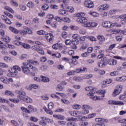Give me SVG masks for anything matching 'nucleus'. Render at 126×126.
Instances as JSON below:
<instances>
[{
    "mask_svg": "<svg viewBox=\"0 0 126 126\" xmlns=\"http://www.w3.org/2000/svg\"><path fill=\"white\" fill-rule=\"evenodd\" d=\"M37 34L38 35H45V34H46V32L44 31H39L37 32Z\"/></svg>",
    "mask_w": 126,
    "mask_h": 126,
    "instance_id": "864d4df0",
    "label": "nucleus"
},
{
    "mask_svg": "<svg viewBox=\"0 0 126 126\" xmlns=\"http://www.w3.org/2000/svg\"><path fill=\"white\" fill-rule=\"evenodd\" d=\"M0 67H8V65L4 63H1L0 64Z\"/></svg>",
    "mask_w": 126,
    "mask_h": 126,
    "instance_id": "e2e57ef3",
    "label": "nucleus"
},
{
    "mask_svg": "<svg viewBox=\"0 0 126 126\" xmlns=\"http://www.w3.org/2000/svg\"><path fill=\"white\" fill-rule=\"evenodd\" d=\"M119 94H120V92L118 91V90H117V89H116L113 92V96L116 97V96H117V95H119Z\"/></svg>",
    "mask_w": 126,
    "mask_h": 126,
    "instance_id": "58836bf2",
    "label": "nucleus"
},
{
    "mask_svg": "<svg viewBox=\"0 0 126 126\" xmlns=\"http://www.w3.org/2000/svg\"><path fill=\"white\" fill-rule=\"evenodd\" d=\"M53 117L58 120H64V116L61 115H53Z\"/></svg>",
    "mask_w": 126,
    "mask_h": 126,
    "instance_id": "412c9836",
    "label": "nucleus"
},
{
    "mask_svg": "<svg viewBox=\"0 0 126 126\" xmlns=\"http://www.w3.org/2000/svg\"><path fill=\"white\" fill-rule=\"evenodd\" d=\"M48 108L50 110H52L54 108V103L53 102H50L48 105Z\"/></svg>",
    "mask_w": 126,
    "mask_h": 126,
    "instance_id": "49530a36",
    "label": "nucleus"
},
{
    "mask_svg": "<svg viewBox=\"0 0 126 126\" xmlns=\"http://www.w3.org/2000/svg\"><path fill=\"white\" fill-rule=\"evenodd\" d=\"M72 108L75 110H79V109L81 108V106H80L79 104H75L73 105Z\"/></svg>",
    "mask_w": 126,
    "mask_h": 126,
    "instance_id": "ea45409f",
    "label": "nucleus"
},
{
    "mask_svg": "<svg viewBox=\"0 0 126 126\" xmlns=\"http://www.w3.org/2000/svg\"><path fill=\"white\" fill-rule=\"evenodd\" d=\"M21 46H22L23 48H24L25 49H30L31 46L29 44H26L25 43H22Z\"/></svg>",
    "mask_w": 126,
    "mask_h": 126,
    "instance_id": "bb28decb",
    "label": "nucleus"
},
{
    "mask_svg": "<svg viewBox=\"0 0 126 126\" xmlns=\"http://www.w3.org/2000/svg\"><path fill=\"white\" fill-rule=\"evenodd\" d=\"M4 9L6 10H7L8 11H9V12H11V13H14V11H13L10 7L8 6H6L4 7Z\"/></svg>",
    "mask_w": 126,
    "mask_h": 126,
    "instance_id": "7c9ffc66",
    "label": "nucleus"
},
{
    "mask_svg": "<svg viewBox=\"0 0 126 126\" xmlns=\"http://www.w3.org/2000/svg\"><path fill=\"white\" fill-rule=\"evenodd\" d=\"M120 32H121L120 29H117V30L114 29L112 31L111 33L112 34H119Z\"/></svg>",
    "mask_w": 126,
    "mask_h": 126,
    "instance_id": "f704fd0d",
    "label": "nucleus"
},
{
    "mask_svg": "<svg viewBox=\"0 0 126 126\" xmlns=\"http://www.w3.org/2000/svg\"><path fill=\"white\" fill-rule=\"evenodd\" d=\"M29 31H31V30L28 28L24 27L23 30L21 31L20 33L21 34H23V35H26V34H30Z\"/></svg>",
    "mask_w": 126,
    "mask_h": 126,
    "instance_id": "ddd939ff",
    "label": "nucleus"
},
{
    "mask_svg": "<svg viewBox=\"0 0 126 126\" xmlns=\"http://www.w3.org/2000/svg\"><path fill=\"white\" fill-rule=\"evenodd\" d=\"M97 39L100 41V42L105 41V37L102 35H99L97 36Z\"/></svg>",
    "mask_w": 126,
    "mask_h": 126,
    "instance_id": "c85d7f7f",
    "label": "nucleus"
},
{
    "mask_svg": "<svg viewBox=\"0 0 126 126\" xmlns=\"http://www.w3.org/2000/svg\"><path fill=\"white\" fill-rule=\"evenodd\" d=\"M97 26V24L94 22H89L85 26V27H96Z\"/></svg>",
    "mask_w": 126,
    "mask_h": 126,
    "instance_id": "dca6fc26",
    "label": "nucleus"
},
{
    "mask_svg": "<svg viewBox=\"0 0 126 126\" xmlns=\"http://www.w3.org/2000/svg\"><path fill=\"white\" fill-rule=\"evenodd\" d=\"M93 126H105V124L104 123L96 124H94Z\"/></svg>",
    "mask_w": 126,
    "mask_h": 126,
    "instance_id": "774afa93",
    "label": "nucleus"
},
{
    "mask_svg": "<svg viewBox=\"0 0 126 126\" xmlns=\"http://www.w3.org/2000/svg\"><path fill=\"white\" fill-rule=\"evenodd\" d=\"M21 110L24 112V113H26V114H30V110H28V109L22 107L21 108Z\"/></svg>",
    "mask_w": 126,
    "mask_h": 126,
    "instance_id": "cd10ccee",
    "label": "nucleus"
},
{
    "mask_svg": "<svg viewBox=\"0 0 126 126\" xmlns=\"http://www.w3.org/2000/svg\"><path fill=\"white\" fill-rule=\"evenodd\" d=\"M117 80L118 81H126V76H122L121 77H117Z\"/></svg>",
    "mask_w": 126,
    "mask_h": 126,
    "instance_id": "2f4dec72",
    "label": "nucleus"
},
{
    "mask_svg": "<svg viewBox=\"0 0 126 126\" xmlns=\"http://www.w3.org/2000/svg\"><path fill=\"white\" fill-rule=\"evenodd\" d=\"M70 115L72 116L73 117H80L81 116V112L78 111H70L69 112Z\"/></svg>",
    "mask_w": 126,
    "mask_h": 126,
    "instance_id": "9d476101",
    "label": "nucleus"
},
{
    "mask_svg": "<svg viewBox=\"0 0 126 126\" xmlns=\"http://www.w3.org/2000/svg\"><path fill=\"white\" fill-rule=\"evenodd\" d=\"M110 7V6L108 4H104L103 5H101V6H99V10L100 9H103V10H106L107 9H109Z\"/></svg>",
    "mask_w": 126,
    "mask_h": 126,
    "instance_id": "2eb2a0df",
    "label": "nucleus"
},
{
    "mask_svg": "<svg viewBox=\"0 0 126 126\" xmlns=\"http://www.w3.org/2000/svg\"><path fill=\"white\" fill-rule=\"evenodd\" d=\"M30 86L31 88H30L29 89V90H32V88H33V89H37L39 86L38 85L33 84V85H30Z\"/></svg>",
    "mask_w": 126,
    "mask_h": 126,
    "instance_id": "72a5a7b5",
    "label": "nucleus"
},
{
    "mask_svg": "<svg viewBox=\"0 0 126 126\" xmlns=\"http://www.w3.org/2000/svg\"><path fill=\"white\" fill-rule=\"evenodd\" d=\"M45 111L47 114H49V115H53V111H52V109L45 108Z\"/></svg>",
    "mask_w": 126,
    "mask_h": 126,
    "instance_id": "4d7b16f0",
    "label": "nucleus"
},
{
    "mask_svg": "<svg viewBox=\"0 0 126 126\" xmlns=\"http://www.w3.org/2000/svg\"><path fill=\"white\" fill-rule=\"evenodd\" d=\"M64 4H63V9H69V6L66 3V1H63Z\"/></svg>",
    "mask_w": 126,
    "mask_h": 126,
    "instance_id": "393cba45",
    "label": "nucleus"
},
{
    "mask_svg": "<svg viewBox=\"0 0 126 126\" xmlns=\"http://www.w3.org/2000/svg\"><path fill=\"white\" fill-rule=\"evenodd\" d=\"M86 91H90L89 93L88 94V96H94V94L96 93V88L93 87H87L85 88Z\"/></svg>",
    "mask_w": 126,
    "mask_h": 126,
    "instance_id": "7ed1b4c3",
    "label": "nucleus"
},
{
    "mask_svg": "<svg viewBox=\"0 0 126 126\" xmlns=\"http://www.w3.org/2000/svg\"><path fill=\"white\" fill-rule=\"evenodd\" d=\"M95 120L97 123H100L101 124H104V123H108V120L102 118H96Z\"/></svg>",
    "mask_w": 126,
    "mask_h": 126,
    "instance_id": "4468645a",
    "label": "nucleus"
},
{
    "mask_svg": "<svg viewBox=\"0 0 126 126\" xmlns=\"http://www.w3.org/2000/svg\"><path fill=\"white\" fill-rule=\"evenodd\" d=\"M30 120L32 122H34V123H37V122H38V119L34 117H31Z\"/></svg>",
    "mask_w": 126,
    "mask_h": 126,
    "instance_id": "bf43d9fd",
    "label": "nucleus"
},
{
    "mask_svg": "<svg viewBox=\"0 0 126 126\" xmlns=\"http://www.w3.org/2000/svg\"><path fill=\"white\" fill-rule=\"evenodd\" d=\"M79 37V35L77 34H74L72 35V38H73L74 40H77V39H78Z\"/></svg>",
    "mask_w": 126,
    "mask_h": 126,
    "instance_id": "052dcab7",
    "label": "nucleus"
},
{
    "mask_svg": "<svg viewBox=\"0 0 126 126\" xmlns=\"http://www.w3.org/2000/svg\"><path fill=\"white\" fill-rule=\"evenodd\" d=\"M0 81L3 82V83H5V84H8V79L4 77H1L0 78Z\"/></svg>",
    "mask_w": 126,
    "mask_h": 126,
    "instance_id": "5701e85b",
    "label": "nucleus"
},
{
    "mask_svg": "<svg viewBox=\"0 0 126 126\" xmlns=\"http://www.w3.org/2000/svg\"><path fill=\"white\" fill-rule=\"evenodd\" d=\"M5 95H7V96H9L10 97H13L14 96V94H13L12 92L8 90H6L5 92Z\"/></svg>",
    "mask_w": 126,
    "mask_h": 126,
    "instance_id": "6ab92c4d",
    "label": "nucleus"
},
{
    "mask_svg": "<svg viewBox=\"0 0 126 126\" xmlns=\"http://www.w3.org/2000/svg\"><path fill=\"white\" fill-rule=\"evenodd\" d=\"M28 63H32V64H33L34 65H39V62L37 61H34V60H28Z\"/></svg>",
    "mask_w": 126,
    "mask_h": 126,
    "instance_id": "aec40b11",
    "label": "nucleus"
},
{
    "mask_svg": "<svg viewBox=\"0 0 126 126\" xmlns=\"http://www.w3.org/2000/svg\"><path fill=\"white\" fill-rule=\"evenodd\" d=\"M3 41L6 42V43H9V42H10V38L8 36H6L3 39Z\"/></svg>",
    "mask_w": 126,
    "mask_h": 126,
    "instance_id": "8fccbe9b",
    "label": "nucleus"
},
{
    "mask_svg": "<svg viewBox=\"0 0 126 126\" xmlns=\"http://www.w3.org/2000/svg\"><path fill=\"white\" fill-rule=\"evenodd\" d=\"M9 100L11 102H13V103H17V104L19 103V102H20V98L18 97V95L17 96V98L15 99L10 98Z\"/></svg>",
    "mask_w": 126,
    "mask_h": 126,
    "instance_id": "f3484780",
    "label": "nucleus"
},
{
    "mask_svg": "<svg viewBox=\"0 0 126 126\" xmlns=\"http://www.w3.org/2000/svg\"><path fill=\"white\" fill-rule=\"evenodd\" d=\"M58 12H59V14H60L61 15L65 16L67 14L66 11L63 9L59 10Z\"/></svg>",
    "mask_w": 126,
    "mask_h": 126,
    "instance_id": "4be33fe9",
    "label": "nucleus"
},
{
    "mask_svg": "<svg viewBox=\"0 0 126 126\" xmlns=\"http://www.w3.org/2000/svg\"><path fill=\"white\" fill-rule=\"evenodd\" d=\"M88 48V45L86 43H84L82 45V47L80 48L81 51H84L85 49H87Z\"/></svg>",
    "mask_w": 126,
    "mask_h": 126,
    "instance_id": "e433bc0d",
    "label": "nucleus"
},
{
    "mask_svg": "<svg viewBox=\"0 0 126 126\" xmlns=\"http://www.w3.org/2000/svg\"><path fill=\"white\" fill-rule=\"evenodd\" d=\"M23 66H22V71L25 74L27 75H30L31 74V70L34 71H37V68L33 66L30 63H27L26 62L23 63Z\"/></svg>",
    "mask_w": 126,
    "mask_h": 126,
    "instance_id": "f257e3e1",
    "label": "nucleus"
},
{
    "mask_svg": "<svg viewBox=\"0 0 126 126\" xmlns=\"http://www.w3.org/2000/svg\"><path fill=\"white\" fill-rule=\"evenodd\" d=\"M79 33L80 34H82V35H84V34H86V30L84 29H80L79 30Z\"/></svg>",
    "mask_w": 126,
    "mask_h": 126,
    "instance_id": "3c124183",
    "label": "nucleus"
},
{
    "mask_svg": "<svg viewBox=\"0 0 126 126\" xmlns=\"http://www.w3.org/2000/svg\"><path fill=\"white\" fill-rule=\"evenodd\" d=\"M40 77L42 78L41 81H42V82H49V81H50L48 77H44L43 76H41Z\"/></svg>",
    "mask_w": 126,
    "mask_h": 126,
    "instance_id": "a878e982",
    "label": "nucleus"
},
{
    "mask_svg": "<svg viewBox=\"0 0 126 126\" xmlns=\"http://www.w3.org/2000/svg\"><path fill=\"white\" fill-rule=\"evenodd\" d=\"M17 70L18 71H21V69L20 68V67L17 65L13 66V68L11 69V73H14L15 75H17L18 72Z\"/></svg>",
    "mask_w": 126,
    "mask_h": 126,
    "instance_id": "423d86ee",
    "label": "nucleus"
},
{
    "mask_svg": "<svg viewBox=\"0 0 126 126\" xmlns=\"http://www.w3.org/2000/svg\"><path fill=\"white\" fill-rule=\"evenodd\" d=\"M73 80H74V81H77V82H80V81H82V78L80 77H74L73 78Z\"/></svg>",
    "mask_w": 126,
    "mask_h": 126,
    "instance_id": "c9c22d12",
    "label": "nucleus"
},
{
    "mask_svg": "<svg viewBox=\"0 0 126 126\" xmlns=\"http://www.w3.org/2000/svg\"><path fill=\"white\" fill-rule=\"evenodd\" d=\"M82 111L81 112L82 115H87L89 113V110L87 109V105H84L82 106Z\"/></svg>",
    "mask_w": 126,
    "mask_h": 126,
    "instance_id": "f8f14e48",
    "label": "nucleus"
},
{
    "mask_svg": "<svg viewBox=\"0 0 126 126\" xmlns=\"http://www.w3.org/2000/svg\"><path fill=\"white\" fill-rule=\"evenodd\" d=\"M126 15H125H125H122V16H120L119 17V18H121V19H124L123 21H122L121 23H126Z\"/></svg>",
    "mask_w": 126,
    "mask_h": 126,
    "instance_id": "4c0bfd02",
    "label": "nucleus"
},
{
    "mask_svg": "<svg viewBox=\"0 0 126 126\" xmlns=\"http://www.w3.org/2000/svg\"><path fill=\"white\" fill-rule=\"evenodd\" d=\"M43 10H47L49 9V5L45 4L42 6Z\"/></svg>",
    "mask_w": 126,
    "mask_h": 126,
    "instance_id": "09e8293b",
    "label": "nucleus"
},
{
    "mask_svg": "<svg viewBox=\"0 0 126 126\" xmlns=\"http://www.w3.org/2000/svg\"><path fill=\"white\" fill-rule=\"evenodd\" d=\"M102 25L105 28H110V27H113V24L109 21H104L102 23Z\"/></svg>",
    "mask_w": 126,
    "mask_h": 126,
    "instance_id": "9b49d317",
    "label": "nucleus"
},
{
    "mask_svg": "<svg viewBox=\"0 0 126 126\" xmlns=\"http://www.w3.org/2000/svg\"><path fill=\"white\" fill-rule=\"evenodd\" d=\"M15 93L18 94V97L20 98L21 102H25L26 103H32V99L29 96H26V93L22 90L15 91Z\"/></svg>",
    "mask_w": 126,
    "mask_h": 126,
    "instance_id": "f03ea898",
    "label": "nucleus"
},
{
    "mask_svg": "<svg viewBox=\"0 0 126 126\" xmlns=\"http://www.w3.org/2000/svg\"><path fill=\"white\" fill-rule=\"evenodd\" d=\"M4 46L6 48H9V49H13V48H14V46L13 45L9 44L8 43H5Z\"/></svg>",
    "mask_w": 126,
    "mask_h": 126,
    "instance_id": "79ce46f5",
    "label": "nucleus"
},
{
    "mask_svg": "<svg viewBox=\"0 0 126 126\" xmlns=\"http://www.w3.org/2000/svg\"><path fill=\"white\" fill-rule=\"evenodd\" d=\"M107 60H106V58H102L101 59V62H98L97 63V64L99 67H104V66H106V64H107Z\"/></svg>",
    "mask_w": 126,
    "mask_h": 126,
    "instance_id": "6e6552de",
    "label": "nucleus"
},
{
    "mask_svg": "<svg viewBox=\"0 0 126 126\" xmlns=\"http://www.w3.org/2000/svg\"><path fill=\"white\" fill-rule=\"evenodd\" d=\"M126 120L122 119L118 121V123H121V126H126Z\"/></svg>",
    "mask_w": 126,
    "mask_h": 126,
    "instance_id": "c756f323",
    "label": "nucleus"
},
{
    "mask_svg": "<svg viewBox=\"0 0 126 126\" xmlns=\"http://www.w3.org/2000/svg\"><path fill=\"white\" fill-rule=\"evenodd\" d=\"M19 7L21 10H22L23 11L26 10V6L24 5L21 4L19 6Z\"/></svg>",
    "mask_w": 126,
    "mask_h": 126,
    "instance_id": "a19ab883",
    "label": "nucleus"
},
{
    "mask_svg": "<svg viewBox=\"0 0 126 126\" xmlns=\"http://www.w3.org/2000/svg\"><path fill=\"white\" fill-rule=\"evenodd\" d=\"M9 29L10 30V31L12 32L13 33H14L15 34H18V33H19V31H18V30L11 26L9 27Z\"/></svg>",
    "mask_w": 126,
    "mask_h": 126,
    "instance_id": "a211bd4d",
    "label": "nucleus"
},
{
    "mask_svg": "<svg viewBox=\"0 0 126 126\" xmlns=\"http://www.w3.org/2000/svg\"><path fill=\"white\" fill-rule=\"evenodd\" d=\"M1 19L2 20H3L6 24H8V25H10L11 24L12 22L9 19L7 18V17L4 16V15H2L1 16Z\"/></svg>",
    "mask_w": 126,
    "mask_h": 126,
    "instance_id": "1a4fd4ad",
    "label": "nucleus"
},
{
    "mask_svg": "<svg viewBox=\"0 0 126 126\" xmlns=\"http://www.w3.org/2000/svg\"><path fill=\"white\" fill-rule=\"evenodd\" d=\"M27 5L28 7H29V8H33V7L35 6V4H34V3H33L32 1H29L27 3Z\"/></svg>",
    "mask_w": 126,
    "mask_h": 126,
    "instance_id": "b1692460",
    "label": "nucleus"
},
{
    "mask_svg": "<svg viewBox=\"0 0 126 126\" xmlns=\"http://www.w3.org/2000/svg\"><path fill=\"white\" fill-rule=\"evenodd\" d=\"M77 22H79V23H83L85 27L86 24L89 23V21H88L85 17H79L77 19Z\"/></svg>",
    "mask_w": 126,
    "mask_h": 126,
    "instance_id": "20e7f679",
    "label": "nucleus"
},
{
    "mask_svg": "<svg viewBox=\"0 0 126 126\" xmlns=\"http://www.w3.org/2000/svg\"><path fill=\"white\" fill-rule=\"evenodd\" d=\"M72 41L70 39H66L65 41V45H71L72 44Z\"/></svg>",
    "mask_w": 126,
    "mask_h": 126,
    "instance_id": "13d9d810",
    "label": "nucleus"
},
{
    "mask_svg": "<svg viewBox=\"0 0 126 126\" xmlns=\"http://www.w3.org/2000/svg\"><path fill=\"white\" fill-rule=\"evenodd\" d=\"M75 73V71L72 70L67 73V75H73Z\"/></svg>",
    "mask_w": 126,
    "mask_h": 126,
    "instance_id": "338daca9",
    "label": "nucleus"
},
{
    "mask_svg": "<svg viewBox=\"0 0 126 126\" xmlns=\"http://www.w3.org/2000/svg\"><path fill=\"white\" fill-rule=\"evenodd\" d=\"M39 47H40V46L39 45H34L32 46V50H33V51H36V52H37Z\"/></svg>",
    "mask_w": 126,
    "mask_h": 126,
    "instance_id": "c03bdc74",
    "label": "nucleus"
},
{
    "mask_svg": "<svg viewBox=\"0 0 126 126\" xmlns=\"http://www.w3.org/2000/svg\"><path fill=\"white\" fill-rule=\"evenodd\" d=\"M72 45H77L79 44V40L78 39H74L72 41Z\"/></svg>",
    "mask_w": 126,
    "mask_h": 126,
    "instance_id": "37998d69",
    "label": "nucleus"
},
{
    "mask_svg": "<svg viewBox=\"0 0 126 126\" xmlns=\"http://www.w3.org/2000/svg\"><path fill=\"white\" fill-rule=\"evenodd\" d=\"M95 116H96V113L89 114L87 117V119H91V118H94Z\"/></svg>",
    "mask_w": 126,
    "mask_h": 126,
    "instance_id": "69168bd1",
    "label": "nucleus"
},
{
    "mask_svg": "<svg viewBox=\"0 0 126 126\" xmlns=\"http://www.w3.org/2000/svg\"><path fill=\"white\" fill-rule=\"evenodd\" d=\"M57 89H58L59 91H63V88L62 86V85L59 84L57 86Z\"/></svg>",
    "mask_w": 126,
    "mask_h": 126,
    "instance_id": "680f3d73",
    "label": "nucleus"
},
{
    "mask_svg": "<svg viewBox=\"0 0 126 126\" xmlns=\"http://www.w3.org/2000/svg\"><path fill=\"white\" fill-rule=\"evenodd\" d=\"M62 102H63V103L64 104H66V105H68V104H69V101H68V100L65 99H63L62 98L61 99Z\"/></svg>",
    "mask_w": 126,
    "mask_h": 126,
    "instance_id": "6e6d98bb",
    "label": "nucleus"
},
{
    "mask_svg": "<svg viewBox=\"0 0 126 126\" xmlns=\"http://www.w3.org/2000/svg\"><path fill=\"white\" fill-rule=\"evenodd\" d=\"M90 14H91V15H92V16H94V17H98V16H99V14L96 12H93L90 11Z\"/></svg>",
    "mask_w": 126,
    "mask_h": 126,
    "instance_id": "a18cd8bd",
    "label": "nucleus"
},
{
    "mask_svg": "<svg viewBox=\"0 0 126 126\" xmlns=\"http://www.w3.org/2000/svg\"><path fill=\"white\" fill-rule=\"evenodd\" d=\"M84 5L86 7L88 8H92L94 7V3L90 0H86L84 2Z\"/></svg>",
    "mask_w": 126,
    "mask_h": 126,
    "instance_id": "39448f33",
    "label": "nucleus"
},
{
    "mask_svg": "<svg viewBox=\"0 0 126 126\" xmlns=\"http://www.w3.org/2000/svg\"><path fill=\"white\" fill-rule=\"evenodd\" d=\"M63 49V44L60 43H57V49L62 50Z\"/></svg>",
    "mask_w": 126,
    "mask_h": 126,
    "instance_id": "0e129e2a",
    "label": "nucleus"
},
{
    "mask_svg": "<svg viewBox=\"0 0 126 126\" xmlns=\"http://www.w3.org/2000/svg\"><path fill=\"white\" fill-rule=\"evenodd\" d=\"M67 126H76V124L74 122H69L67 124Z\"/></svg>",
    "mask_w": 126,
    "mask_h": 126,
    "instance_id": "603ef678",
    "label": "nucleus"
},
{
    "mask_svg": "<svg viewBox=\"0 0 126 126\" xmlns=\"http://www.w3.org/2000/svg\"><path fill=\"white\" fill-rule=\"evenodd\" d=\"M45 38L47 40V42L52 43V41L54 39V35L51 33H45Z\"/></svg>",
    "mask_w": 126,
    "mask_h": 126,
    "instance_id": "0eeeda50",
    "label": "nucleus"
},
{
    "mask_svg": "<svg viewBox=\"0 0 126 126\" xmlns=\"http://www.w3.org/2000/svg\"><path fill=\"white\" fill-rule=\"evenodd\" d=\"M62 36L63 38L64 39H65V38L67 37V32H63L62 33Z\"/></svg>",
    "mask_w": 126,
    "mask_h": 126,
    "instance_id": "5fc2aeb1",
    "label": "nucleus"
},
{
    "mask_svg": "<svg viewBox=\"0 0 126 126\" xmlns=\"http://www.w3.org/2000/svg\"><path fill=\"white\" fill-rule=\"evenodd\" d=\"M38 53L39 54H40V55H44L45 52L44 50H43V49H42V47L41 46H39V48H38V49L37 50Z\"/></svg>",
    "mask_w": 126,
    "mask_h": 126,
    "instance_id": "473e14b6",
    "label": "nucleus"
},
{
    "mask_svg": "<svg viewBox=\"0 0 126 126\" xmlns=\"http://www.w3.org/2000/svg\"><path fill=\"white\" fill-rule=\"evenodd\" d=\"M62 21H64V22H67L68 23H69V22H70V19H69L68 17H64L62 19Z\"/></svg>",
    "mask_w": 126,
    "mask_h": 126,
    "instance_id": "de8ad7c7",
    "label": "nucleus"
}]
</instances>
